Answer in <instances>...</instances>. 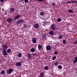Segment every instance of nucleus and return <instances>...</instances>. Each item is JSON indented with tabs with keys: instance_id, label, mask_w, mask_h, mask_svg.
I'll list each match as a JSON object with an SVG mask.
<instances>
[{
	"instance_id": "obj_30",
	"label": "nucleus",
	"mask_w": 77,
	"mask_h": 77,
	"mask_svg": "<svg viewBox=\"0 0 77 77\" xmlns=\"http://www.w3.org/2000/svg\"><path fill=\"white\" fill-rule=\"evenodd\" d=\"M61 20V19L60 18H59L57 19V22H60Z\"/></svg>"
},
{
	"instance_id": "obj_19",
	"label": "nucleus",
	"mask_w": 77,
	"mask_h": 77,
	"mask_svg": "<svg viewBox=\"0 0 77 77\" xmlns=\"http://www.w3.org/2000/svg\"><path fill=\"white\" fill-rule=\"evenodd\" d=\"M58 38L60 39H61L63 38V36L62 35H60L58 36Z\"/></svg>"
},
{
	"instance_id": "obj_26",
	"label": "nucleus",
	"mask_w": 77,
	"mask_h": 77,
	"mask_svg": "<svg viewBox=\"0 0 77 77\" xmlns=\"http://www.w3.org/2000/svg\"><path fill=\"white\" fill-rule=\"evenodd\" d=\"M1 74H4L5 73V71L4 70H3L1 72Z\"/></svg>"
},
{
	"instance_id": "obj_35",
	"label": "nucleus",
	"mask_w": 77,
	"mask_h": 77,
	"mask_svg": "<svg viewBox=\"0 0 77 77\" xmlns=\"http://www.w3.org/2000/svg\"><path fill=\"white\" fill-rule=\"evenodd\" d=\"M24 0L25 3H28L29 2V1H28V0Z\"/></svg>"
},
{
	"instance_id": "obj_9",
	"label": "nucleus",
	"mask_w": 77,
	"mask_h": 77,
	"mask_svg": "<svg viewBox=\"0 0 77 77\" xmlns=\"http://www.w3.org/2000/svg\"><path fill=\"white\" fill-rule=\"evenodd\" d=\"M51 47L50 45H48L46 47V50L48 51L51 50Z\"/></svg>"
},
{
	"instance_id": "obj_37",
	"label": "nucleus",
	"mask_w": 77,
	"mask_h": 77,
	"mask_svg": "<svg viewBox=\"0 0 77 77\" xmlns=\"http://www.w3.org/2000/svg\"><path fill=\"white\" fill-rule=\"evenodd\" d=\"M72 3V1H69L68 2H67V4H68V3Z\"/></svg>"
},
{
	"instance_id": "obj_18",
	"label": "nucleus",
	"mask_w": 77,
	"mask_h": 77,
	"mask_svg": "<svg viewBox=\"0 0 77 77\" xmlns=\"http://www.w3.org/2000/svg\"><path fill=\"white\" fill-rule=\"evenodd\" d=\"M42 47V45H38V48L39 50Z\"/></svg>"
},
{
	"instance_id": "obj_31",
	"label": "nucleus",
	"mask_w": 77,
	"mask_h": 77,
	"mask_svg": "<svg viewBox=\"0 0 77 77\" xmlns=\"http://www.w3.org/2000/svg\"><path fill=\"white\" fill-rule=\"evenodd\" d=\"M73 3H77V1L76 0H73L72 1Z\"/></svg>"
},
{
	"instance_id": "obj_40",
	"label": "nucleus",
	"mask_w": 77,
	"mask_h": 77,
	"mask_svg": "<svg viewBox=\"0 0 77 77\" xmlns=\"http://www.w3.org/2000/svg\"><path fill=\"white\" fill-rule=\"evenodd\" d=\"M54 54H57V51H55L54 52Z\"/></svg>"
},
{
	"instance_id": "obj_6",
	"label": "nucleus",
	"mask_w": 77,
	"mask_h": 77,
	"mask_svg": "<svg viewBox=\"0 0 77 77\" xmlns=\"http://www.w3.org/2000/svg\"><path fill=\"white\" fill-rule=\"evenodd\" d=\"M2 53L3 54V55L4 56H6L8 54H7V52H6V51L5 49H4L3 52Z\"/></svg>"
},
{
	"instance_id": "obj_16",
	"label": "nucleus",
	"mask_w": 77,
	"mask_h": 77,
	"mask_svg": "<svg viewBox=\"0 0 77 77\" xmlns=\"http://www.w3.org/2000/svg\"><path fill=\"white\" fill-rule=\"evenodd\" d=\"M30 51L32 53H33L35 51V49L34 48H31L30 50Z\"/></svg>"
},
{
	"instance_id": "obj_8",
	"label": "nucleus",
	"mask_w": 77,
	"mask_h": 77,
	"mask_svg": "<svg viewBox=\"0 0 77 77\" xmlns=\"http://www.w3.org/2000/svg\"><path fill=\"white\" fill-rule=\"evenodd\" d=\"M16 66H18L20 67L21 66V63L20 62H17L15 64Z\"/></svg>"
},
{
	"instance_id": "obj_25",
	"label": "nucleus",
	"mask_w": 77,
	"mask_h": 77,
	"mask_svg": "<svg viewBox=\"0 0 77 77\" xmlns=\"http://www.w3.org/2000/svg\"><path fill=\"white\" fill-rule=\"evenodd\" d=\"M44 69L45 70H48V66H45L44 67Z\"/></svg>"
},
{
	"instance_id": "obj_33",
	"label": "nucleus",
	"mask_w": 77,
	"mask_h": 77,
	"mask_svg": "<svg viewBox=\"0 0 77 77\" xmlns=\"http://www.w3.org/2000/svg\"><path fill=\"white\" fill-rule=\"evenodd\" d=\"M56 59V56H54L52 57V60H54L55 59Z\"/></svg>"
},
{
	"instance_id": "obj_4",
	"label": "nucleus",
	"mask_w": 77,
	"mask_h": 77,
	"mask_svg": "<svg viewBox=\"0 0 77 77\" xmlns=\"http://www.w3.org/2000/svg\"><path fill=\"white\" fill-rule=\"evenodd\" d=\"M2 47L4 49V50H7V49L8 48V46L5 44H3L2 45Z\"/></svg>"
},
{
	"instance_id": "obj_44",
	"label": "nucleus",
	"mask_w": 77,
	"mask_h": 77,
	"mask_svg": "<svg viewBox=\"0 0 77 77\" xmlns=\"http://www.w3.org/2000/svg\"><path fill=\"white\" fill-rule=\"evenodd\" d=\"M38 77H40V75H38Z\"/></svg>"
},
{
	"instance_id": "obj_36",
	"label": "nucleus",
	"mask_w": 77,
	"mask_h": 77,
	"mask_svg": "<svg viewBox=\"0 0 77 77\" xmlns=\"http://www.w3.org/2000/svg\"><path fill=\"white\" fill-rule=\"evenodd\" d=\"M54 65H58V62H55L54 64Z\"/></svg>"
},
{
	"instance_id": "obj_11",
	"label": "nucleus",
	"mask_w": 77,
	"mask_h": 77,
	"mask_svg": "<svg viewBox=\"0 0 77 77\" xmlns=\"http://www.w3.org/2000/svg\"><path fill=\"white\" fill-rule=\"evenodd\" d=\"M10 10L11 11V13L14 12V11H15V9H14V8H11L10 9Z\"/></svg>"
},
{
	"instance_id": "obj_24",
	"label": "nucleus",
	"mask_w": 77,
	"mask_h": 77,
	"mask_svg": "<svg viewBox=\"0 0 77 77\" xmlns=\"http://www.w3.org/2000/svg\"><path fill=\"white\" fill-rule=\"evenodd\" d=\"M42 37L43 38V39H44L45 38H46V35H45V34H43L42 35Z\"/></svg>"
},
{
	"instance_id": "obj_43",
	"label": "nucleus",
	"mask_w": 77,
	"mask_h": 77,
	"mask_svg": "<svg viewBox=\"0 0 77 77\" xmlns=\"http://www.w3.org/2000/svg\"><path fill=\"white\" fill-rule=\"evenodd\" d=\"M5 15H7V13H5Z\"/></svg>"
},
{
	"instance_id": "obj_10",
	"label": "nucleus",
	"mask_w": 77,
	"mask_h": 77,
	"mask_svg": "<svg viewBox=\"0 0 77 77\" xmlns=\"http://www.w3.org/2000/svg\"><path fill=\"white\" fill-rule=\"evenodd\" d=\"M36 41H37V39H36V38H33L32 39V42L33 43H36Z\"/></svg>"
},
{
	"instance_id": "obj_3",
	"label": "nucleus",
	"mask_w": 77,
	"mask_h": 77,
	"mask_svg": "<svg viewBox=\"0 0 77 77\" xmlns=\"http://www.w3.org/2000/svg\"><path fill=\"white\" fill-rule=\"evenodd\" d=\"M12 19L11 18H8L7 20V21L8 23H12L13 21Z\"/></svg>"
},
{
	"instance_id": "obj_46",
	"label": "nucleus",
	"mask_w": 77,
	"mask_h": 77,
	"mask_svg": "<svg viewBox=\"0 0 77 77\" xmlns=\"http://www.w3.org/2000/svg\"><path fill=\"white\" fill-rule=\"evenodd\" d=\"M0 62H1V60H0Z\"/></svg>"
},
{
	"instance_id": "obj_38",
	"label": "nucleus",
	"mask_w": 77,
	"mask_h": 77,
	"mask_svg": "<svg viewBox=\"0 0 77 77\" xmlns=\"http://www.w3.org/2000/svg\"><path fill=\"white\" fill-rule=\"evenodd\" d=\"M23 27H24V28H27V25L26 24H25Z\"/></svg>"
},
{
	"instance_id": "obj_17",
	"label": "nucleus",
	"mask_w": 77,
	"mask_h": 77,
	"mask_svg": "<svg viewBox=\"0 0 77 77\" xmlns=\"http://www.w3.org/2000/svg\"><path fill=\"white\" fill-rule=\"evenodd\" d=\"M40 77H43L44 76V74L43 72H41L40 74Z\"/></svg>"
},
{
	"instance_id": "obj_1",
	"label": "nucleus",
	"mask_w": 77,
	"mask_h": 77,
	"mask_svg": "<svg viewBox=\"0 0 77 77\" xmlns=\"http://www.w3.org/2000/svg\"><path fill=\"white\" fill-rule=\"evenodd\" d=\"M14 69L11 68H10L7 71V74H11L13 71H14Z\"/></svg>"
},
{
	"instance_id": "obj_32",
	"label": "nucleus",
	"mask_w": 77,
	"mask_h": 77,
	"mask_svg": "<svg viewBox=\"0 0 77 77\" xmlns=\"http://www.w3.org/2000/svg\"><path fill=\"white\" fill-rule=\"evenodd\" d=\"M43 26H45L47 24V23L46 22H44L42 23Z\"/></svg>"
},
{
	"instance_id": "obj_41",
	"label": "nucleus",
	"mask_w": 77,
	"mask_h": 77,
	"mask_svg": "<svg viewBox=\"0 0 77 77\" xmlns=\"http://www.w3.org/2000/svg\"><path fill=\"white\" fill-rule=\"evenodd\" d=\"M32 55H33V56H35L36 55V54L33 53L32 54Z\"/></svg>"
},
{
	"instance_id": "obj_27",
	"label": "nucleus",
	"mask_w": 77,
	"mask_h": 77,
	"mask_svg": "<svg viewBox=\"0 0 77 77\" xmlns=\"http://www.w3.org/2000/svg\"><path fill=\"white\" fill-rule=\"evenodd\" d=\"M7 51L8 53H9L11 51V49H8Z\"/></svg>"
},
{
	"instance_id": "obj_42",
	"label": "nucleus",
	"mask_w": 77,
	"mask_h": 77,
	"mask_svg": "<svg viewBox=\"0 0 77 77\" xmlns=\"http://www.w3.org/2000/svg\"><path fill=\"white\" fill-rule=\"evenodd\" d=\"M3 1H4L3 0H0L1 2H3Z\"/></svg>"
},
{
	"instance_id": "obj_7",
	"label": "nucleus",
	"mask_w": 77,
	"mask_h": 77,
	"mask_svg": "<svg viewBox=\"0 0 77 77\" xmlns=\"http://www.w3.org/2000/svg\"><path fill=\"white\" fill-rule=\"evenodd\" d=\"M20 15H16L14 18V21H15V20H18V18H20Z\"/></svg>"
},
{
	"instance_id": "obj_34",
	"label": "nucleus",
	"mask_w": 77,
	"mask_h": 77,
	"mask_svg": "<svg viewBox=\"0 0 77 77\" xmlns=\"http://www.w3.org/2000/svg\"><path fill=\"white\" fill-rule=\"evenodd\" d=\"M52 5L53 6H56V3H54V2H53L52 4Z\"/></svg>"
},
{
	"instance_id": "obj_21",
	"label": "nucleus",
	"mask_w": 77,
	"mask_h": 77,
	"mask_svg": "<svg viewBox=\"0 0 77 77\" xmlns=\"http://www.w3.org/2000/svg\"><path fill=\"white\" fill-rule=\"evenodd\" d=\"M68 11L69 13H72V12H73V11L70 9H69Z\"/></svg>"
},
{
	"instance_id": "obj_29",
	"label": "nucleus",
	"mask_w": 77,
	"mask_h": 77,
	"mask_svg": "<svg viewBox=\"0 0 77 77\" xmlns=\"http://www.w3.org/2000/svg\"><path fill=\"white\" fill-rule=\"evenodd\" d=\"M58 68L59 69H60L62 68V66H61V65L58 66Z\"/></svg>"
},
{
	"instance_id": "obj_45",
	"label": "nucleus",
	"mask_w": 77,
	"mask_h": 77,
	"mask_svg": "<svg viewBox=\"0 0 77 77\" xmlns=\"http://www.w3.org/2000/svg\"><path fill=\"white\" fill-rule=\"evenodd\" d=\"M57 29H58V28H57Z\"/></svg>"
},
{
	"instance_id": "obj_12",
	"label": "nucleus",
	"mask_w": 77,
	"mask_h": 77,
	"mask_svg": "<svg viewBox=\"0 0 77 77\" xmlns=\"http://www.w3.org/2000/svg\"><path fill=\"white\" fill-rule=\"evenodd\" d=\"M49 33L50 35H53L54 32L53 31H51L49 32Z\"/></svg>"
},
{
	"instance_id": "obj_13",
	"label": "nucleus",
	"mask_w": 77,
	"mask_h": 77,
	"mask_svg": "<svg viewBox=\"0 0 77 77\" xmlns=\"http://www.w3.org/2000/svg\"><path fill=\"white\" fill-rule=\"evenodd\" d=\"M34 27L35 29H38L39 27V25L38 24H35L34 25Z\"/></svg>"
},
{
	"instance_id": "obj_39",
	"label": "nucleus",
	"mask_w": 77,
	"mask_h": 77,
	"mask_svg": "<svg viewBox=\"0 0 77 77\" xmlns=\"http://www.w3.org/2000/svg\"><path fill=\"white\" fill-rule=\"evenodd\" d=\"M74 44H77V40L76 41V42L73 43Z\"/></svg>"
},
{
	"instance_id": "obj_22",
	"label": "nucleus",
	"mask_w": 77,
	"mask_h": 77,
	"mask_svg": "<svg viewBox=\"0 0 77 77\" xmlns=\"http://www.w3.org/2000/svg\"><path fill=\"white\" fill-rule=\"evenodd\" d=\"M63 42L64 44H66V40H65L63 39Z\"/></svg>"
},
{
	"instance_id": "obj_14",
	"label": "nucleus",
	"mask_w": 77,
	"mask_h": 77,
	"mask_svg": "<svg viewBox=\"0 0 77 77\" xmlns=\"http://www.w3.org/2000/svg\"><path fill=\"white\" fill-rule=\"evenodd\" d=\"M75 60H74L73 61V63H75L76 62H77V57H75Z\"/></svg>"
},
{
	"instance_id": "obj_2",
	"label": "nucleus",
	"mask_w": 77,
	"mask_h": 77,
	"mask_svg": "<svg viewBox=\"0 0 77 77\" xmlns=\"http://www.w3.org/2000/svg\"><path fill=\"white\" fill-rule=\"evenodd\" d=\"M51 27L52 30L54 31L56 30V26L54 23H53L51 26Z\"/></svg>"
},
{
	"instance_id": "obj_28",
	"label": "nucleus",
	"mask_w": 77,
	"mask_h": 77,
	"mask_svg": "<svg viewBox=\"0 0 77 77\" xmlns=\"http://www.w3.org/2000/svg\"><path fill=\"white\" fill-rule=\"evenodd\" d=\"M18 56L19 57H21V56H22V54L21 53H19L18 54Z\"/></svg>"
},
{
	"instance_id": "obj_47",
	"label": "nucleus",
	"mask_w": 77,
	"mask_h": 77,
	"mask_svg": "<svg viewBox=\"0 0 77 77\" xmlns=\"http://www.w3.org/2000/svg\"><path fill=\"white\" fill-rule=\"evenodd\" d=\"M24 0H23V1Z\"/></svg>"
},
{
	"instance_id": "obj_23",
	"label": "nucleus",
	"mask_w": 77,
	"mask_h": 77,
	"mask_svg": "<svg viewBox=\"0 0 77 77\" xmlns=\"http://www.w3.org/2000/svg\"><path fill=\"white\" fill-rule=\"evenodd\" d=\"M36 1H38V2H45V0H36Z\"/></svg>"
},
{
	"instance_id": "obj_15",
	"label": "nucleus",
	"mask_w": 77,
	"mask_h": 77,
	"mask_svg": "<svg viewBox=\"0 0 77 77\" xmlns=\"http://www.w3.org/2000/svg\"><path fill=\"white\" fill-rule=\"evenodd\" d=\"M45 14V12L44 11H42L41 12H40V15H41V16H42L43 15Z\"/></svg>"
},
{
	"instance_id": "obj_20",
	"label": "nucleus",
	"mask_w": 77,
	"mask_h": 77,
	"mask_svg": "<svg viewBox=\"0 0 77 77\" xmlns=\"http://www.w3.org/2000/svg\"><path fill=\"white\" fill-rule=\"evenodd\" d=\"M28 57L29 58V59H31L32 58V56H31V55L30 54H28Z\"/></svg>"
},
{
	"instance_id": "obj_5",
	"label": "nucleus",
	"mask_w": 77,
	"mask_h": 77,
	"mask_svg": "<svg viewBox=\"0 0 77 77\" xmlns=\"http://www.w3.org/2000/svg\"><path fill=\"white\" fill-rule=\"evenodd\" d=\"M24 22V20H20L16 22V24H21Z\"/></svg>"
}]
</instances>
